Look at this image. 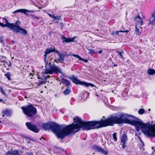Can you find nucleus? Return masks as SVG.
<instances>
[{"label":"nucleus","instance_id":"6e6552de","mask_svg":"<svg viewBox=\"0 0 155 155\" xmlns=\"http://www.w3.org/2000/svg\"><path fill=\"white\" fill-rule=\"evenodd\" d=\"M51 69L52 71V73H54L56 74L59 73L62 74L60 67L56 66L54 64L51 65Z\"/></svg>","mask_w":155,"mask_h":155},{"label":"nucleus","instance_id":"473e14b6","mask_svg":"<svg viewBox=\"0 0 155 155\" xmlns=\"http://www.w3.org/2000/svg\"><path fill=\"white\" fill-rule=\"evenodd\" d=\"M88 50L89 51V53H92V54H95V51L92 49H88Z\"/></svg>","mask_w":155,"mask_h":155},{"label":"nucleus","instance_id":"c9c22d12","mask_svg":"<svg viewBox=\"0 0 155 155\" xmlns=\"http://www.w3.org/2000/svg\"><path fill=\"white\" fill-rule=\"evenodd\" d=\"M73 56L77 58L79 60H82V58L78 55L74 54Z\"/></svg>","mask_w":155,"mask_h":155},{"label":"nucleus","instance_id":"6e6d98bb","mask_svg":"<svg viewBox=\"0 0 155 155\" xmlns=\"http://www.w3.org/2000/svg\"><path fill=\"white\" fill-rule=\"evenodd\" d=\"M6 69L7 70H10V69L8 67V68H6Z\"/></svg>","mask_w":155,"mask_h":155},{"label":"nucleus","instance_id":"72a5a7b5","mask_svg":"<svg viewBox=\"0 0 155 155\" xmlns=\"http://www.w3.org/2000/svg\"><path fill=\"white\" fill-rule=\"evenodd\" d=\"M0 90L1 91V92L2 93V94L4 95H5L6 94L5 92L4 91L2 88L1 87H0Z\"/></svg>","mask_w":155,"mask_h":155},{"label":"nucleus","instance_id":"39448f33","mask_svg":"<svg viewBox=\"0 0 155 155\" xmlns=\"http://www.w3.org/2000/svg\"><path fill=\"white\" fill-rule=\"evenodd\" d=\"M69 78L72 81L73 83L77 84H79L81 85L86 87H88L89 86H91V87H96L94 85L91 83L82 81L79 80L78 78L75 77L74 75L72 76Z\"/></svg>","mask_w":155,"mask_h":155},{"label":"nucleus","instance_id":"e433bc0d","mask_svg":"<svg viewBox=\"0 0 155 155\" xmlns=\"http://www.w3.org/2000/svg\"><path fill=\"white\" fill-rule=\"evenodd\" d=\"M5 61L4 60H0V66H2Z\"/></svg>","mask_w":155,"mask_h":155},{"label":"nucleus","instance_id":"4468645a","mask_svg":"<svg viewBox=\"0 0 155 155\" xmlns=\"http://www.w3.org/2000/svg\"><path fill=\"white\" fill-rule=\"evenodd\" d=\"M32 12L31 11L28 10L24 9H18L15 11L14 12H13V13L15 14L18 12H20L21 13H23L25 15H27V12Z\"/></svg>","mask_w":155,"mask_h":155},{"label":"nucleus","instance_id":"9b49d317","mask_svg":"<svg viewBox=\"0 0 155 155\" xmlns=\"http://www.w3.org/2000/svg\"><path fill=\"white\" fill-rule=\"evenodd\" d=\"M75 38V37L73 38H67L64 35L61 36V39L62 40L63 43H69L71 42L74 41V40Z\"/></svg>","mask_w":155,"mask_h":155},{"label":"nucleus","instance_id":"7c9ffc66","mask_svg":"<svg viewBox=\"0 0 155 155\" xmlns=\"http://www.w3.org/2000/svg\"><path fill=\"white\" fill-rule=\"evenodd\" d=\"M129 31L126 30V31H116V32L115 33V34H117V35H118L119 33V32H128Z\"/></svg>","mask_w":155,"mask_h":155},{"label":"nucleus","instance_id":"7ed1b4c3","mask_svg":"<svg viewBox=\"0 0 155 155\" xmlns=\"http://www.w3.org/2000/svg\"><path fill=\"white\" fill-rule=\"evenodd\" d=\"M42 127L45 130H51L55 133L58 138L61 139L68 136L69 133L68 125L65 124L59 125L54 122H48L43 124Z\"/></svg>","mask_w":155,"mask_h":155},{"label":"nucleus","instance_id":"09e8293b","mask_svg":"<svg viewBox=\"0 0 155 155\" xmlns=\"http://www.w3.org/2000/svg\"><path fill=\"white\" fill-rule=\"evenodd\" d=\"M74 55V54L72 53H71L69 54V55H71L73 56V55Z\"/></svg>","mask_w":155,"mask_h":155},{"label":"nucleus","instance_id":"0e129e2a","mask_svg":"<svg viewBox=\"0 0 155 155\" xmlns=\"http://www.w3.org/2000/svg\"><path fill=\"white\" fill-rule=\"evenodd\" d=\"M95 0V1H99V0Z\"/></svg>","mask_w":155,"mask_h":155},{"label":"nucleus","instance_id":"58836bf2","mask_svg":"<svg viewBox=\"0 0 155 155\" xmlns=\"http://www.w3.org/2000/svg\"><path fill=\"white\" fill-rule=\"evenodd\" d=\"M49 77L50 76L48 75L44 76V79H45V80H46L47 78H49Z\"/></svg>","mask_w":155,"mask_h":155},{"label":"nucleus","instance_id":"c03bdc74","mask_svg":"<svg viewBox=\"0 0 155 155\" xmlns=\"http://www.w3.org/2000/svg\"><path fill=\"white\" fill-rule=\"evenodd\" d=\"M126 146V143L123 144L122 147L123 148H125Z\"/></svg>","mask_w":155,"mask_h":155},{"label":"nucleus","instance_id":"69168bd1","mask_svg":"<svg viewBox=\"0 0 155 155\" xmlns=\"http://www.w3.org/2000/svg\"><path fill=\"white\" fill-rule=\"evenodd\" d=\"M1 123V121H0V123Z\"/></svg>","mask_w":155,"mask_h":155},{"label":"nucleus","instance_id":"2f4dec72","mask_svg":"<svg viewBox=\"0 0 155 155\" xmlns=\"http://www.w3.org/2000/svg\"><path fill=\"white\" fill-rule=\"evenodd\" d=\"M113 137L114 141H116L117 140V134L116 133H114L113 134Z\"/></svg>","mask_w":155,"mask_h":155},{"label":"nucleus","instance_id":"603ef678","mask_svg":"<svg viewBox=\"0 0 155 155\" xmlns=\"http://www.w3.org/2000/svg\"><path fill=\"white\" fill-rule=\"evenodd\" d=\"M55 23L56 24H58V21H55Z\"/></svg>","mask_w":155,"mask_h":155},{"label":"nucleus","instance_id":"f03ea898","mask_svg":"<svg viewBox=\"0 0 155 155\" xmlns=\"http://www.w3.org/2000/svg\"><path fill=\"white\" fill-rule=\"evenodd\" d=\"M114 125L115 124H126L140 128L143 133L147 136L148 134V129L149 122L146 124L140 119L127 113H121L116 114L113 116Z\"/></svg>","mask_w":155,"mask_h":155},{"label":"nucleus","instance_id":"3c124183","mask_svg":"<svg viewBox=\"0 0 155 155\" xmlns=\"http://www.w3.org/2000/svg\"><path fill=\"white\" fill-rule=\"evenodd\" d=\"M3 100L0 99V102H3Z\"/></svg>","mask_w":155,"mask_h":155},{"label":"nucleus","instance_id":"4c0bfd02","mask_svg":"<svg viewBox=\"0 0 155 155\" xmlns=\"http://www.w3.org/2000/svg\"><path fill=\"white\" fill-rule=\"evenodd\" d=\"M135 130L137 132H139L140 130V127H135Z\"/></svg>","mask_w":155,"mask_h":155},{"label":"nucleus","instance_id":"1a4fd4ad","mask_svg":"<svg viewBox=\"0 0 155 155\" xmlns=\"http://www.w3.org/2000/svg\"><path fill=\"white\" fill-rule=\"evenodd\" d=\"M56 51H57V50H55L54 48H50L47 49L45 50V54L44 55V60L46 64H47V62L46 61V60L47 55L52 52H56Z\"/></svg>","mask_w":155,"mask_h":155},{"label":"nucleus","instance_id":"a18cd8bd","mask_svg":"<svg viewBox=\"0 0 155 155\" xmlns=\"http://www.w3.org/2000/svg\"><path fill=\"white\" fill-rule=\"evenodd\" d=\"M97 52L98 53H99V54H101L102 52V50H101L99 51H98Z\"/></svg>","mask_w":155,"mask_h":155},{"label":"nucleus","instance_id":"f704fd0d","mask_svg":"<svg viewBox=\"0 0 155 155\" xmlns=\"http://www.w3.org/2000/svg\"><path fill=\"white\" fill-rule=\"evenodd\" d=\"M59 27H60L61 28V29H62V28L64 27V25L62 23H60L58 25Z\"/></svg>","mask_w":155,"mask_h":155},{"label":"nucleus","instance_id":"5fc2aeb1","mask_svg":"<svg viewBox=\"0 0 155 155\" xmlns=\"http://www.w3.org/2000/svg\"><path fill=\"white\" fill-rule=\"evenodd\" d=\"M41 84H42L41 82H40L38 84V86H39L40 85H41Z\"/></svg>","mask_w":155,"mask_h":155},{"label":"nucleus","instance_id":"5701e85b","mask_svg":"<svg viewBox=\"0 0 155 155\" xmlns=\"http://www.w3.org/2000/svg\"><path fill=\"white\" fill-rule=\"evenodd\" d=\"M148 74L149 75H153L155 74V70L151 69H149L147 70Z\"/></svg>","mask_w":155,"mask_h":155},{"label":"nucleus","instance_id":"20e7f679","mask_svg":"<svg viewBox=\"0 0 155 155\" xmlns=\"http://www.w3.org/2000/svg\"><path fill=\"white\" fill-rule=\"evenodd\" d=\"M23 113L29 117H32L37 113V109L32 104H30L21 108Z\"/></svg>","mask_w":155,"mask_h":155},{"label":"nucleus","instance_id":"680f3d73","mask_svg":"<svg viewBox=\"0 0 155 155\" xmlns=\"http://www.w3.org/2000/svg\"><path fill=\"white\" fill-rule=\"evenodd\" d=\"M150 109H148V111H150Z\"/></svg>","mask_w":155,"mask_h":155},{"label":"nucleus","instance_id":"de8ad7c7","mask_svg":"<svg viewBox=\"0 0 155 155\" xmlns=\"http://www.w3.org/2000/svg\"><path fill=\"white\" fill-rule=\"evenodd\" d=\"M5 58V57H2L0 59V60H4L3 58Z\"/></svg>","mask_w":155,"mask_h":155},{"label":"nucleus","instance_id":"423d86ee","mask_svg":"<svg viewBox=\"0 0 155 155\" xmlns=\"http://www.w3.org/2000/svg\"><path fill=\"white\" fill-rule=\"evenodd\" d=\"M25 125L28 130L35 133H38L40 131V129L37 127L35 124H33L31 122H26Z\"/></svg>","mask_w":155,"mask_h":155},{"label":"nucleus","instance_id":"c85d7f7f","mask_svg":"<svg viewBox=\"0 0 155 155\" xmlns=\"http://www.w3.org/2000/svg\"><path fill=\"white\" fill-rule=\"evenodd\" d=\"M137 25L135 26V33L136 35H140V32H139V29L137 28Z\"/></svg>","mask_w":155,"mask_h":155},{"label":"nucleus","instance_id":"bb28decb","mask_svg":"<svg viewBox=\"0 0 155 155\" xmlns=\"http://www.w3.org/2000/svg\"><path fill=\"white\" fill-rule=\"evenodd\" d=\"M145 110L143 108L140 109L138 111V113L140 114H143L145 113Z\"/></svg>","mask_w":155,"mask_h":155},{"label":"nucleus","instance_id":"f8f14e48","mask_svg":"<svg viewBox=\"0 0 155 155\" xmlns=\"http://www.w3.org/2000/svg\"><path fill=\"white\" fill-rule=\"evenodd\" d=\"M134 20L136 21V25H139L140 26H141L142 25L143 23L142 19L139 15L134 17Z\"/></svg>","mask_w":155,"mask_h":155},{"label":"nucleus","instance_id":"a19ab883","mask_svg":"<svg viewBox=\"0 0 155 155\" xmlns=\"http://www.w3.org/2000/svg\"><path fill=\"white\" fill-rule=\"evenodd\" d=\"M82 60H82L84 61L85 63H87L88 62V60L86 59H84L82 58Z\"/></svg>","mask_w":155,"mask_h":155},{"label":"nucleus","instance_id":"c756f323","mask_svg":"<svg viewBox=\"0 0 155 155\" xmlns=\"http://www.w3.org/2000/svg\"><path fill=\"white\" fill-rule=\"evenodd\" d=\"M61 20V16H54V17L53 21H54L55 20H57L58 21Z\"/></svg>","mask_w":155,"mask_h":155},{"label":"nucleus","instance_id":"13d9d810","mask_svg":"<svg viewBox=\"0 0 155 155\" xmlns=\"http://www.w3.org/2000/svg\"><path fill=\"white\" fill-rule=\"evenodd\" d=\"M140 140H141V142L143 144V145H144V144H143V141L141 140V139H140Z\"/></svg>","mask_w":155,"mask_h":155},{"label":"nucleus","instance_id":"0eeeda50","mask_svg":"<svg viewBox=\"0 0 155 155\" xmlns=\"http://www.w3.org/2000/svg\"><path fill=\"white\" fill-rule=\"evenodd\" d=\"M8 27L10 28L14 32L18 33L20 32V30L21 29V27L16 24H11L8 23Z\"/></svg>","mask_w":155,"mask_h":155},{"label":"nucleus","instance_id":"a878e982","mask_svg":"<svg viewBox=\"0 0 155 155\" xmlns=\"http://www.w3.org/2000/svg\"><path fill=\"white\" fill-rule=\"evenodd\" d=\"M5 76L8 79V80H11V73L9 72H7L6 74H5Z\"/></svg>","mask_w":155,"mask_h":155},{"label":"nucleus","instance_id":"4d7b16f0","mask_svg":"<svg viewBox=\"0 0 155 155\" xmlns=\"http://www.w3.org/2000/svg\"><path fill=\"white\" fill-rule=\"evenodd\" d=\"M35 18H36L38 20H39V18H38V17H36Z\"/></svg>","mask_w":155,"mask_h":155},{"label":"nucleus","instance_id":"cd10ccee","mask_svg":"<svg viewBox=\"0 0 155 155\" xmlns=\"http://www.w3.org/2000/svg\"><path fill=\"white\" fill-rule=\"evenodd\" d=\"M4 19H5V21L6 22V24H4L3 23H0V26H2V27H8V21L7 20H6V19L5 18H4Z\"/></svg>","mask_w":155,"mask_h":155},{"label":"nucleus","instance_id":"4be33fe9","mask_svg":"<svg viewBox=\"0 0 155 155\" xmlns=\"http://www.w3.org/2000/svg\"><path fill=\"white\" fill-rule=\"evenodd\" d=\"M45 73L46 74H53L52 71L51 69V65L50 66V68L49 69H46L45 70Z\"/></svg>","mask_w":155,"mask_h":155},{"label":"nucleus","instance_id":"dca6fc26","mask_svg":"<svg viewBox=\"0 0 155 155\" xmlns=\"http://www.w3.org/2000/svg\"><path fill=\"white\" fill-rule=\"evenodd\" d=\"M152 15V16L149 20L150 22L148 25L153 26L155 25V16L153 15V14Z\"/></svg>","mask_w":155,"mask_h":155},{"label":"nucleus","instance_id":"37998d69","mask_svg":"<svg viewBox=\"0 0 155 155\" xmlns=\"http://www.w3.org/2000/svg\"><path fill=\"white\" fill-rule=\"evenodd\" d=\"M0 41L2 43L3 42V38L1 36H0Z\"/></svg>","mask_w":155,"mask_h":155},{"label":"nucleus","instance_id":"052dcab7","mask_svg":"<svg viewBox=\"0 0 155 155\" xmlns=\"http://www.w3.org/2000/svg\"><path fill=\"white\" fill-rule=\"evenodd\" d=\"M117 64H115L114 65V66H117Z\"/></svg>","mask_w":155,"mask_h":155},{"label":"nucleus","instance_id":"b1692460","mask_svg":"<svg viewBox=\"0 0 155 155\" xmlns=\"http://www.w3.org/2000/svg\"><path fill=\"white\" fill-rule=\"evenodd\" d=\"M20 32L22 34L24 35H25L27 34V31L25 29L21 28L20 30Z\"/></svg>","mask_w":155,"mask_h":155},{"label":"nucleus","instance_id":"864d4df0","mask_svg":"<svg viewBox=\"0 0 155 155\" xmlns=\"http://www.w3.org/2000/svg\"><path fill=\"white\" fill-rule=\"evenodd\" d=\"M72 99L70 101V103L71 104H72Z\"/></svg>","mask_w":155,"mask_h":155},{"label":"nucleus","instance_id":"ddd939ff","mask_svg":"<svg viewBox=\"0 0 155 155\" xmlns=\"http://www.w3.org/2000/svg\"><path fill=\"white\" fill-rule=\"evenodd\" d=\"M56 52L58 54V62L61 63H63L65 59L64 55L60 53L57 50L56 51Z\"/></svg>","mask_w":155,"mask_h":155},{"label":"nucleus","instance_id":"2eb2a0df","mask_svg":"<svg viewBox=\"0 0 155 155\" xmlns=\"http://www.w3.org/2000/svg\"><path fill=\"white\" fill-rule=\"evenodd\" d=\"M2 113L3 114V116L5 115L7 117H10L12 114V111L10 109H7L2 111Z\"/></svg>","mask_w":155,"mask_h":155},{"label":"nucleus","instance_id":"ea45409f","mask_svg":"<svg viewBox=\"0 0 155 155\" xmlns=\"http://www.w3.org/2000/svg\"><path fill=\"white\" fill-rule=\"evenodd\" d=\"M26 155H34V154L28 152L26 153Z\"/></svg>","mask_w":155,"mask_h":155},{"label":"nucleus","instance_id":"393cba45","mask_svg":"<svg viewBox=\"0 0 155 155\" xmlns=\"http://www.w3.org/2000/svg\"><path fill=\"white\" fill-rule=\"evenodd\" d=\"M71 91L70 89L68 88H67L63 92V93L65 95H67L69 94L70 93Z\"/></svg>","mask_w":155,"mask_h":155},{"label":"nucleus","instance_id":"49530a36","mask_svg":"<svg viewBox=\"0 0 155 155\" xmlns=\"http://www.w3.org/2000/svg\"><path fill=\"white\" fill-rule=\"evenodd\" d=\"M31 16L34 19H35L36 18V16H35V15H31Z\"/></svg>","mask_w":155,"mask_h":155},{"label":"nucleus","instance_id":"f257e3e1","mask_svg":"<svg viewBox=\"0 0 155 155\" xmlns=\"http://www.w3.org/2000/svg\"><path fill=\"white\" fill-rule=\"evenodd\" d=\"M74 121L76 122L75 124L72 123L68 125V129L69 131L68 136L72 133H76L81 128L83 130H88L114 125L113 116L104 120L102 119L99 121H83L80 118L77 117L75 118H74Z\"/></svg>","mask_w":155,"mask_h":155},{"label":"nucleus","instance_id":"8fccbe9b","mask_svg":"<svg viewBox=\"0 0 155 155\" xmlns=\"http://www.w3.org/2000/svg\"><path fill=\"white\" fill-rule=\"evenodd\" d=\"M40 82L41 84L45 83V82L44 81H41Z\"/></svg>","mask_w":155,"mask_h":155},{"label":"nucleus","instance_id":"aec40b11","mask_svg":"<svg viewBox=\"0 0 155 155\" xmlns=\"http://www.w3.org/2000/svg\"><path fill=\"white\" fill-rule=\"evenodd\" d=\"M61 81L62 83L65 84L66 86H68L70 85L69 81L67 79L62 78Z\"/></svg>","mask_w":155,"mask_h":155},{"label":"nucleus","instance_id":"e2e57ef3","mask_svg":"<svg viewBox=\"0 0 155 155\" xmlns=\"http://www.w3.org/2000/svg\"><path fill=\"white\" fill-rule=\"evenodd\" d=\"M55 62H57V61H56V60H55Z\"/></svg>","mask_w":155,"mask_h":155},{"label":"nucleus","instance_id":"79ce46f5","mask_svg":"<svg viewBox=\"0 0 155 155\" xmlns=\"http://www.w3.org/2000/svg\"><path fill=\"white\" fill-rule=\"evenodd\" d=\"M48 14V15H49V16L51 18H54V15H52L51 14Z\"/></svg>","mask_w":155,"mask_h":155},{"label":"nucleus","instance_id":"bf43d9fd","mask_svg":"<svg viewBox=\"0 0 155 155\" xmlns=\"http://www.w3.org/2000/svg\"><path fill=\"white\" fill-rule=\"evenodd\" d=\"M153 15L155 16V12H154L153 14Z\"/></svg>","mask_w":155,"mask_h":155},{"label":"nucleus","instance_id":"412c9836","mask_svg":"<svg viewBox=\"0 0 155 155\" xmlns=\"http://www.w3.org/2000/svg\"><path fill=\"white\" fill-rule=\"evenodd\" d=\"M7 65H8V67H11L12 64L10 61H9V63L8 64V63L7 62L5 61L4 63L2 64V66H3L4 67H6Z\"/></svg>","mask_w":155,"mask_h":155},{"label":"nucleus","instance_id":"9d476101","mask_svg":"<svg viewBox=\"0 0 155 155\" xmlns=\"http://www.w3.org/2000/svg\"><path fill=\"white\" fill-rule=\"evenodd\" d=\"M93 148L96 151L101 152L104 155H106L108 153V152L107 151L98 147L97 145H94L93 146Z\"/></svg>","mask_w":155,"mask_h":155},{"label":"nucleus","instance_id":"f3484780","mask_svg":"<svg viewBox=\"0 0 155 155\" xmlns=\"http://www.w3.org/2000/svg\"><path fill=\"white\" fill-rule=\"evenodd\" d=\"M128 138L127 135L125 134H124L122 135L121 139V142L123 144L126 143Z\"/></svg>","mask_w":155,"mask_h":155},{"label":"nucleus","instance_id":"6ab92c4d","mask_svg":"<svg viewBox=\"0 0 155 155\" xmlns=\"http://www.w3.org/2000/svg\"><path fill=\"white\" fill-rule=\"evenodd\" d=\"M116 53L118 54V57L121 58H124L123 55L124 54V52L123 51L117 50Z\"/></svg>","mask_w":155,"mask_h":155},{"label":"nucleus","instance_id":"a211bd4d","mask_svg":"<svg viewBox=\"0 0 155 155\" xmlns=\"http://www.w3.org/2000/svg\"><path fill=\"white\" fill-rule=\"evenodd\" d=\"M5 155H19V153L18 151L14 150L8 151Z\"/></svg>","mask_w":155,"mask_h":155}]
</instances>
